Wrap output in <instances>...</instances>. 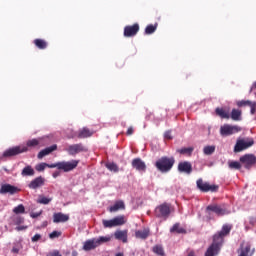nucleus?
<instances>
[{
  "label": "nucleus",
  "instance_id": "1",
  "mask_svg": "<svg viewBox=\"0 0 256 256\" xmlns=\"http://www.w3.org/2000/svg\"><path fill=\"white\" fill-rule=\"evenodd\" d=\"M231 229H233V226L224 224L222 226L221 231L217 232L213 236V242L208 247V249L205 252V256H217L219 255V251H221V247H223V243L225 241V237L231 233Z\"/></svg>",
  "mask_w": 256,
  "mask_h": 256
},
{
  "label": "nucleus",
  "instance_id": "2",
  "mask_svg": "<svg viewBox=\"0 0 256 256\" xmlns=\"http://www.w3.org/2000/svg\"><path fill=\"white\" fill-rule=\"evenodd\" d=\"M175 165V157L162 156L155 162V167L160 173H169Z\"/></svg>",
  "mask_w": 256,
  "mask_h": 256
},
{
  "label": "nucleus",
  "instance_id": "3",
  "mask_svg": "<svg viewBox=\"0 0 256 256\" xmlns=\"http://www.w3.org/2000/svg\"><path fill=\"white\" fill-rule=\"evenodd\" d=\"M77 165H79V160H71V161H62L54 164H47L46 167L48 169H59V171H64V173H69V171H73V169H77Z\"/></svg>",
  "mask_w": 256,
  "mask_h": 256
},
{
  "label": "nucleus",
  "instance_id": "4",
  "mask_svg": "<svg viewBox=\"0 0 256 256\" xmlns=\"http://www.w3.org/2000/svg\"><path fill=\"white\" fill-rule=\"evenodd\" d=\"M111 241V236H100L99 238H92L86 240L83 245L84 251H93V249H97L103 243H109Z\"/></svg>",
  "mask_w": 256,
  "mask_h": 256
},
{
  "label": "nucleus",
  "instance_id": "5",
  "mask_svg": "<svg viewBox=\"0 0 256 256\" xmlns=\"http://www.w3.org/2000/svg\"><path fill=\"white\" fill-rule=\"evenodd\" d=\"M208 213H215L217 217L229 215L231 210L227 208V204H210L206 207Z\"/></svg>",
  "mask_w": 256,
  "mask_h": 256
},
{
  "label": "nucleus",
  "instance_id": "6",
  "mask_svg": "<svg viewBox=\"0 0 256 256\" xmlns=\"http://www.w3.org/2000/svg\"><path fill=\"white\" fill-rule=\"evenodd\" d=\"M253 145H255L253 138L238 139L234 146V153H241V151H245V149H249Z\"/></svg>",
  "mask_w": 256,
  "mask_h": 256
},
{
  "label": "nucleus",
  "instance_id": "7",
  "mask_svg": "<svg viewBox=\"0 0 256 256\" xmlns=\"http://www.w3.org/2000/svg\"><path fill=\"white\" fill-rule=\"evenodd\" d=\"M196 185L202 193H209V191L210 193H217V191H219V185H211L209 182H205L201 178L197 180Z\"/></svg>",
  "mask_w": 256,
  "mask_h": 256
},
{
  "label": "nucleus",
  "instance_id": "8",
  "mask_svg": "<svg viewBox=\"0 0 256 256\" xmlns=\"http://www.w3.org/2000/svg\"><path fill=\"white\" fill-rule=\"evenodd\" d=\"M27 151V147L15 146L4 151L2 157L6 159L9 157H16V155H21V153H27Z\"/></svg>",
  "mask_w": 256,
  "mask_h": 256
},
{
  "label": "nucleus",
  "instance_id": "9",
  "mask_svg": "<svg viewBox=\"0 0 256 256\" xmlns=\"http://www.w3.org/2000/svg\"><path fill=\"white\" fill-rule=\"evenodd\" d=\"M239 161L245 169H251L256 166V156L254 154H245L240 157Z\"/></svg>",
  "mask_w": 256,
  "mask_h": 256
},
{
  "label": "nucleus",
  "instance_id": "10",
  "mask_svg": "<svg viewBox=\"0 0 256 256\" xmlns=\"http://www.w3.org/2000/svg\"><path fill=\"white\" fill-rule=\"evenodd\" d=\"M155 215L158 218L167 219L171 215V206L167 203H164L155 209Z\"/></svg>",
  "mask_w": 256,
  "mask_h": 256
},
{
  "label": "nucleus",
  "instance_id": "11",
  "mask_svg": "<svg viewBox=\"0 0 256 256\" xmlns=\"http://www.w3.org/2000/svg\"><path fill=\"white\" fill-rule=\"evenodd\" d=\"M241 128L239 126H231L229 124L223 125L220 128V135L223 137H229V135H233L235 133H239Z\"/></svg>",
  "mask_w": 256,
  "mask_h": 256
},
{
  "label": "nucleus",
  "instance_id": "12",
  "mask_svg": "<svg viewBox=\"0 0 256 256\" xmlns=\"http://www.w3.org/2000/svg\"><path fill=\"white\" fill-rule=\"evenodd\" d=\"M19 191H21V189L16 186H13L11 184H4L0 188V195H15L19 193Z\"/></svg>",
  "mask_w": 256,
  "mask_h": 256
},
{
  "label": "nucleus",
  "instance_id": "13",
  "mask_svg": "<svg viewBox=\"0 0 256 256\" xmlns=\"http://www.w3.org/2000/svg\"><path fill=\"white\" fill-rule=\"evenodd\" d=\"M139 24L127 25L124 27V37H135L139 33Z\"/></svg>",
  "mask_w": 256,
  "mask_h": 256
},
{
  "label": "nucleus",
  "instance_id": "14",
  "mask_svg": "<svg viewBox=\"0 0 256 256\" xmlns=\"http://www.w3.org/2000/svg\"><path fill=\"white\" fill-rule=\"evenodd\" d=\"M178 171L179 173H186V175H191V173H193V165L189 161L179 162Z\"/></svg>",
  "mask_w": 256,
  "mask_h": 256
},
{
  "label": "nucleus",
  "instance_id": "15",
  "mask_svg": "<svg viewBox=\"0 0 256 256\" xmlns=\"http://www.w3.org/2000/svg\"><path fill=\"white\" fill-rule=\"evenodd\" d=\"M44 185H45V178L43 176H38L28 184V188L32 190H37V189H40V187H43Z\"/></svg>",
  "mask_w": 256,
  "mask_h": 256
},
{
  "label": "nucleus",
  "instance_id": "16",
  "mask_svg": "<svg viewBox=\"0 0 256 256\" xmlns=\"http://www.w3.org/2000/svg\"><path fill=\"white\" fill-rule=\"evenodd\" d=\"M67 151L69 155H77L79 153H85L87 151V148H85L83 144L79 143V144L70 145L67 148Z\"/></svg>",
  "mask_w": 256,
  "mask_h": 256
},
{
  "label": "nucleus",
  "instance_id": "17",
  "mask_svg": "<svg viewBox=\"0 0 256 256\" xmlns=\"http://www.w3.org/2000/svg\"><path fill=\"white\" fill-rule=\"evenodd\" d=\"M69 221V214L57 212L53 214V223H67Z\"/></svg>",
  "mask_w": 256,
  "mask_h": 256
},
{
  "label": "nucleus",
  "instance_id": "18",
  "mask_svg": "<svg viewBox=\"0 0 256 256\" xmlns=\"http://www.w3.org/2000/svg\"><path fill=\"white\" fill-rule=\"evenodd\" d=\"M132 167L133 169H136V171H146L147 165H145V162L141 160V158H135L132 160Z\"/></svg>",
  "mask_w": 256,
  "mask_h": 256
},
{
  "label": "nucleus",
  "instance_id": "19",
  "mask_svg": "<svg viewBox=\"0 0 256 256\" xmlns=\"http://www.w3.org/2000/svg\"><path fill=\"white\" fill-rule=\"evenodd\" d=\"M238 253V256H253V252H251V244H241Z\"/></svg>",
  "mask_w": 256,
  "mask_h": 256
},
{
  "label": "nucleus",
  "instance_id": "20",
  "mask_svg": "<svg viewBox=\"0 0 256 256\" xmlns=\"http://www.w3.org/2000/svg\"><path fill=\"white\" fill-rule=\"evenodd\" d=\"M93 131H91L89 128L84 127L82 129H79L76 133V137L78 139H87V137H92Z\"/></svg>",
  "mask_w": 256,
  "mask_h": 256
},
{
  "label": "nucleus",
  "instance_id": "21",
  "mask_svg": "<svg viewBox=\"0 0 256 256\" xmlns=\"http://www.w3.org/2000/svg\"><path fill=\"white\" fill-rule=\"evenodd\" d=\"M53 151H57V144H54L50 147H47L43 150H41L39 153H38V159H43V157H47V155H50V153H53Z\"/></svg>",
  "mask_w": 256,
  "mask_h": 256
},
{
  "label": "nucleus",
  "instance_id": "22",
  "mask_svg": "<svg viewBox=\"0 0 256 256\" xmlns=\"http://www.w3.org/2000/svg\"><path fill=\"white\" fill-rule=\"evenodd\" d=\"M115 239L123 243H127L128 231L127 230H118L114 233Z\"/></svg>",
  "mask_w": 256,
  "mask_h": 256
},
{
  "label": "nucleus",
  "instance_id": "23",
  "mask_svg": "<svg viewBox=\"0 0 256 256\" xmlns=\"http://www.w3.org/2000/svg\"><path fill=\"white\" fill-rule=\"evenodd\" d=\"M151 235V230L149 228H144L143 230H138L135 232L136 239H147Z\"/></svg>",
  "mask_w": 256,
  "mask_h": 256
},
{
  "label": "nucleus",
  "instance_id": "24",
  "mask_svg": "<svg viewBox=\"0 0 256 256\" xmlns=\"http://www.w3.org/2000/svg\"><path fill=\"white\" fill-rule=\"evenodd\" d=\"M22 177H33L35 176V169H33V166L27 165L24 167L21 171Z\"/></svg>",
  "mask_w": 256,
  "mask_h": 256
},
{
  "label": "nucleus",
  "instance_id": "25",
  "mask_svg": "<svg viewBox=\"0 0 256 256\" xmlns=\"http://www.w3.org/2000/svg\"><path fill=\"white\" fill-rule=\"evenodd\" d=\"M170 233H178L179 235H184L185 233H187V230L181 227V224L176 223L170 228Z\"/></svg>",
  "mask_w": 256,
  "mask_h": 256
},
{
  "label": "nucleus",
  "instance_id": "26",
  "mask_svg": "<svg viewBox=\"0 0 256 256\" xmlns=\"http://www.w3.org/2000/svg\"><path fill=\"white\" fill-rule=\"evenodd\" d=\"M35 47H37V49H46L48 47V43L47 41H45L44 39H41V38H37L33 41Z\"/></svg>",
  "mask_w": 256,
  "mask_h": 256
},
{
  "label": "nucleus",
  "instance_id": "27",
  "mask_svg": "<svg viewBox=\"0 0 256 256\" xmlns=\"http://www.w3.org/2000/svg\"><path fill=\"white\" fill-rule=\"evenodd\" d=\"M41 145V141L39 139H31L26 142V146L22 147H27V149H35Z\"/></svg>",
  "mask_w": 256,
  "mask_h": 256
},
{
  "label": "nucleus",
  "instance_id": "28",
  "mask_svg": "<svg viewBox=\"0 0 256 256\" xmlns=\"http://www.w3.org/2000/svg\"><path fill=\"white\" fill-rule=\"evenodd\" d=\"M120 209H125V203L123 201H117L113 206L109 208L110 213H117Z\"/></svg>",
  "mask_w": 256,
  "mask_h": 256
},
{
  "label": "nucleus",
  "instance_id": "29",
  "mask_svg": "<svg viewBox=\"0 0 256 256\" xmlns=\"http://www.w3.org/2000/svg\"><path fill=\"white\" fill-rule=\"evenodd\" d=\"M115 227H121V225H125L127 223V218L125 215L116 216L113 218Z\"/></svg>",
  "mask_w": 256,
  "mask_h": 256
},
{
  "label": "nucleus",
  "instance_id": "30",
  "mask_svg": "<svg viewBox=\"0 0 256 256\" xmlns=\"http://www.w3.org/2000/svg\"><path fill=\"white\" fill-rule=\"evenodd\" d=\"M216 115L218 117H221V119H229V112L225 111L223 108H216L215 110Z\"/></svg>",
  "mask_w": 256,
  "mask_h": 256
},
{
  "label": "nucleus",
  "instance_id": "31",
  "mask_svg": "<svg viewBox=\"0 0 256 256\" xmlns=\"http://www.w3.org/2000/svg\"><path fill=\"white\" fill-rule=\"evenodd\" d=\"M152 251L153 253H155V255L165 256V249H163L162 245L157 244L153 246Z\"/></svg>",
  "mask_w": 256,
  "mask_h": 256
},
{
  "label": "nucleus",
  "instance_id": "32",
  "mask_svg": "<svg viewBox=\"0 0 256 256\" xmlns=\"http://www.w3.org/2000/svg\"><path fill=\"white\" fill-rule=\"evenodd\" d=\"M50 201H53V199L40 195L36 203H39L40 205H49Z\"/></svg>",
  "mask_w": 256,
  "mask_h": 256
},
{
  "label": "nucleus",
  "instance_id": "33",
  "mask_svg": "<svg viewBox=\"0 0 256 256\" xmlns=\"http://www.w3.org/2000/svg\"><path fill=\"white\" fill-rule=\"evenodd\" d=\"M155 31H157V24H149L145 28L146 35H153Z\"/></svg>",
  "mask_w": 256,
  "mask_h": 256
},
{
  "label": "nucleus",
  "instance_id": "34",
  "mask_svg": "<svg viewBox=\"0 0 256 256\" xmlns=\"http://www.w3.org/2000/svg\"><path fill=\"white\" fill-rule=\"evenodd\" d=\"M231 119H233V121H241V110L233 109Z\"/></svg>",
  "mask_w": 256,
  "mask_h": 256
},
{
  "label": "nucleus",
  "instance_id": "35",
  "mask_svg": "<svg viewBox=\"0 0 256 256\" xmlns=\"http://www.w3.org/2000/svg\"><path fill=\"white\" fill-rule=\"evenodd\" d=\"M215 145H211V146H205L203 148V153L204 155H213V153H215Z\"/></svg>",
  "mask_w": 256,
  "mask_h": 256
},
{
  "label": "nucleus",
  "instance_id": "36",
  "mask_svg": "<svg viewBox=\"0 0 256 256\" xmlns=\"http://www.w3.org/2000/svg\"><path fill=\"white\" fill-rule=\"evenodd\" d=\"M102 225L105 229H111V228L115 227V221L113 219L103 220Z\"/></svg>",
  "mask_w": 256,
  "mask_h": 256
},
{
  "label": "nucleus",
  "instance_id": "37",
  "mask_svg": "<svg viewBox=\"0 0 256 256\" xmlns=\"http://www.w3.org/2000/svg\"><path fill=\"white\" fill-rule=\"evenodd\" d=\"M228 167H229V169L239 170V169H241V162L231 161L228 163Z\"/></svg>",
  "mask_w": 256,
  "mask_h": 256
},
{
  "label": "nucleus",
  "instance_id": "38",
  "mask_svg": "<svg viewBox=\"0 0 256 256\" xmlns=\"http://www.w3.org/2000/svg\"><path fill=\"white\" fill-rule=\"evenodd\" d=\"M106 167L109 171H114V173H117V171H119V166H117V164L115 163H107Z\"/></svg>",
  "mask_w": 256,
  "mask_h": 256
},
{
  "label": "nucleus",
  "instance_id": "39",
  "mask_svg": "<svg viewBox=\"0 0 256 256\" xmlns=\"http://www.w3.org/2000/svg\"><path fill=\"white\" fill-rule=\"evenodd\" d=\"M13 213H15L16 215H19L21 213H25V206H23V204H20V205L16 206L13 209Z\"/></svg>",
  "mask_w": 256,
  "mask_h": 256
},
{
  "label": "nucleus",
  "instance_id": "40",
  "mask_svg": "<svg viewBox=\"0 0 256 256\" xmlns=\"http://www.w3.org/2000/svg\"><path fill=\"white\" fill-rule=\"evenodd\" d=\"M252 103L253 102H251L250 100H241V101L237 102V106L238 107H247V106L250 107Z\"/></svg>",
  "mask_w": 256,
  "mask_h": 256
},
{
  "label": "nucleus",
  "instance_id": "41",
  "mask_svg": "<svg viewBox=\"0 0 256 256\" xmlns=\"http://www.w3.org/2000/svg\"><path fill=\"white\" fill-rule=\"evenodd\" d=\"M35 169L38 171V173H41V172L45 171V169H47V163L42 162L40 164H37L35 166Z\"/></svg>",
  "mask_w": 256,
  "mask_h": 256
},
{
  "label": "nucleus",
  "instance_id": "42",
  "mask_svg": "<svg viewBox=\"0 0 256 256\" xmlns=\"http://www.w3.org/2000/svg\"><path fill=\"white\" fill-rule=\"evenodd\" d=\"M61 235H62L61 231H53L52 233L49 234V237L51 239H57L61 237Z\"/></svg>",
  "mask_w": 256,
  "mask_h": 256
},
{
  "label": "nucleus",
  "instance_id": "43",
  "mask_svg": "<svg viewBox=\"0 0 256 256\" xmlns=\"http://www.w3.org/2000/svg\"><path fill=\"white\" fill-rule=\"evenodd\" d=\"M180 153L182 154V155H185V154H191V153H193V148H182L181 150H180Z\"/></svg>",
  "mask_w": 256,
  "mask_h": 256
},
{
  "label": "nucleus",
  "instance_id": "44",
  "mask_svg": "<svg viewBox=\"0 0 256 256\" xmlns=\"http://www.w3.org/2000/svg\"><path fill=\"white\" fill-rule=\"evenodd\" d=\"M46 256H63V255H61V252H59V250H53L49 252Z\"/></svg>",
  "mask_w": 256,
  "mask_h": 256
},
{
  "label": "nucleus",
  "instance_id": "45",
  "mask_svg": "<svg viewBox=\"0 0 256 256\" xmlns=\"http://www.w3.org/2000/svg\"><path fill=\"white\" fill-rule=\"evenodd\" d=\"M41 237H42L41 234H35V235L31 238L32 243H37V241H40Z\"/></svg>",
  "mask_w": 256,
  "mask_h": 256
},
{
  "label": "nucleus",
  "instance_id": "46",
  "mask_svg": "<svg viewBox=\"0 0 256 256\" xmlns=\"http://www.w3.org/2000/svg\"><path fill=\"white\" fill-rule=\"evenodd\" d=\"M250 113L251 115H255V112H256V102H252L251 105H250Z\"/></svg>",
  "mask_w": 256,
  "mask_h": 256
},
{
  "label": "nucleus",
  "instance_id": "47",
  "mask_svg": "<svg viewBox=\"0 0 256 256\" xmlns=\"http://www.w3.org/2000/svg\"><path fill=\"white\" fill-rule=\"evenodd\" d=\"M24 219L23 218H21V217H16L15 218V220H14V223L16 224V225H21V223H24Z\"/></svg>",
  "mask_w": 256,
  "mask_h": 256
},
{
  "label": "nucleus",
  "instance_id": "48",
  "mask_svg": "<svg viewBox=\"0 0 256 256\" xmlns=\"http://www.w3.org/2000/svg\"><path fill=\"white\" fill-rule=\"evenodd\" d=\"M41 213L42 212H34L31 213L30 216L32 217V219H37V217H41Z\"/></svg>",
  "mask_w": 256,
  "mask_h": 256
},
{
  "label": "nucleus",
  "instance_id": "49",
  "mask_svg": "<svg viewBox=\"0 0 256 256\" xmlns=\"http://www.w3.org/2000/svg\"><path fill=\"white\" fill-rule=\"evenodd\" d=\"M134 131H135V130L133 129V126H130V127L127 129L126 135H133Z\"/></svg>",
  "mask_w": 256,
  "mask_h": 256
},
{
  "label": "nucleus",
  "instance_id": "50",
  "mask_svg": "<svg viewBox=\"0 0 256 256\" xmlns=\"http://www.w3.org/2000/svg\"><path fill=\"white\" fill-rule=\"evenodd\" d=\"M164 137L165 139H173V136H171V131H166Z\"/></svg>",
  "mask_w": 256,
  "mask_h": 256
},
{
  "label": "nucleus",
  "instance_id": "51",
  "mask_svg": "<svg viewBox=\"0 0 256 256\" xmlns=\"http://www.w3.org/2000/svg\"><path fill=\"white\" fill-rule=\"evenodd\" d=\"M27 229V226H17L16 231H25Z\"/></svg>",
  "mask_w": 256,
  "mask_h": 256
},
{
  "label": "nucleus",
  "instance_id": "52",
  "mask_svg": "<svg viewBox=\"0 0 256 256\" xmlns=\"http://www.w3.org/2000/svg\"><path fill=\"white\" fill-rule=\"evenodd\" d=\"M59 175H61V172L55 171V172L52 174V177H53L54 179H57V177H59Z\"/></svg>",
  "mask_w": 256,
  "mask_h": 256
},
{
  "label": "nucleus",
  "instance_id": "53",
  "mask_svg": "<svg viewBox=\"0 0 256 256\" xmlns=\"http://www.w3.org/2000/svg\"><path fill=\"white\" fill-rule=\"evenodd\" d=\"M12 253H19V248H17V247H13L12 248Z\"/></svg>",
  "mask_w": 256,
  "mask_h": 256
},
{
  "label": "nucleus",
  "instance_id": "54",
  "mask_svg": "<svg viewBox=\"0 0 256 256\" xmlns=\"http://www.w3.org/2000/svg\"><path fill=\"white\" fill-rule=\"evenodd\" d=\"M187 256H195V252L194 251H190Z\"/></svg>",
  "mask_w": 256,
  "mask_h": 256
},
{
  "label": "nucleus",
  "instance_id": "55",
  "mask_svg": "<svg viewBox=\"0 0 256 256\" xmlns=\"http://www.w3.org/2000/svg\"><path fill=\"white\" fill-rule=\"evenodd\" d=\"M115 256H124L122 252H118Z\"/></svg>",
  "mask_w": 256,
  "mask_h": 256
},
{
  "label": "nucleus",
  "instance_id": "56",
  "mask_svg": "<svg viewBox=\"0 0 256 256\" xmlns=\"http://www.w3.org/2000/svg\"><path fill=\"white\" fill-rule=\"evenodd\" d=\"M252 89H256V81L253 83Z\"/></svg>",
  "mask_w": 256,
  "mask_h": 256
},
{
  "label": "nucleus",
  "instance_id": "57",
  "mask_svg": "<svg viewBox=\"0 0 256 256\" xmlns=\"http://www.w3.org/2000/svg\"><path fill=\"white\" fill-rule=\"evenodd\" d=\"M72 256H77V252H73V253H72Z\"/></svg>",
  "mask_w": 256,
  "mask_h": 256
}]
</instances>
